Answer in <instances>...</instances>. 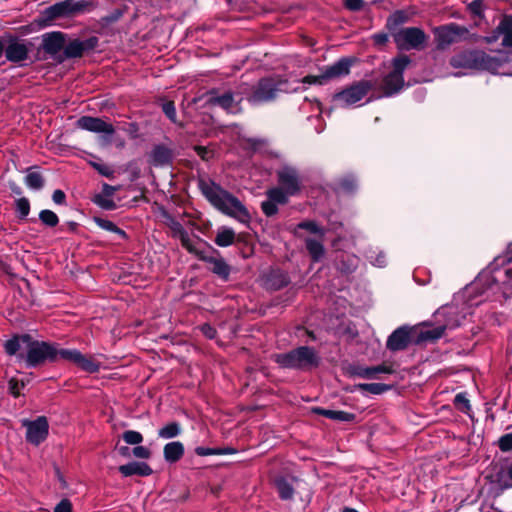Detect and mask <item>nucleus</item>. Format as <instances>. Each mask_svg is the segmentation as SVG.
I'll return each instance as SVG.
<instances>
[{"label": "nucleus", "mask_w": 512, "mask_h": 512, "mask_svg": "<svg viewBox=\"0 0 512 512\" xmlns=\"http://www.w3.org/2000/svg\"><path fill=\"white\" fill-rule=\"evenodd\" d=\"M273 359L283 368L310 369L319 363L315 350L308 346H301L288 353L274 354Z\"/></svg>", "instance_id": "obj_1"}, {"label": "nucleus", "mask_w": 512, "mask_h": 512, "mask_svg": "<svg viewBox=\"0 0 512 512\" xmlns=\"http://www.w3.org/2000/svg\"><path fill=\"white\" fill-rule=\"evenodd\" d=\"M450 64L454 68L493 70L498 67V61L481 51H467L453 56Z\"/></svg>", "instance_id": "obj_2"}, {"label": "nucleus", "mask_w": 512, "mask_h": 512, "mask_svg": "<svg viewBox=\"0 0 512 512\" xmlns=\"http://www.w3.org/2000/svg\"><path fill=\"white\" fill-rule=\"evenodd\" d=\"M411 60L406 55L396 57L392 61V71L383 80V91L385 96H391L401 90L404 85L403 72Z\"/></svg>", "instance_id": "obj_3"}, {"label": "nucleus", "mask_w": 512, "mask_h": 512, "mask_svg": "<svg viewBox=\"0 0 512 512\" xmlns=\"http://www.w3.org/2000/svg\"><path fill=\"white\" fill-rule=\"evenodd\" d=\"M351 60L342 58L332 65L326 66L319 75H308L302 79V83L309 85H324L329 80L349 74Z\"/></svg>", "instance_id": "obj_4"}, {"label": "nucleus", "mask_w": 512, "mask_h": 512, "mask_svg": "<svg viewBox=\"0 0 512 512\" xmlns=\"http://www.w3.org/2000/svg\"><path fill=\"white\" fill-rule=\"evenodd\" d=\"M392 37L399 49H421L427 39L423 30L417 27L402 28L392 32Z\"/></svg>", "instance_id": "obj_5"}, {"label": "nucleus", "mask_w": 512, "mask_h": 512, "mask_svg": "<svg viewBox=\"0 0 512 512\" xmlns=\"http://www.w3.org/2000/svg\"><path fill=\"white\" fill-rule=\"evenodd\" d=\"M437 317H446V323L444 326L435 328L434 330H428L423 334L424 339H438L440 338L445 328H455L460 325L461 320L465 318V312H458L457 307L447 306L437 311Z\"/></svg>", "instance_id": "obj_6"}, {"label": "nucleus", "mask_w": 512, "mask_h": 512, "mask_svg": "<svg viewBox=\"0 0 512 512\" xmlns=\"http://www.w3.org/2000/svg\"><path fill=\"white\" fill-rule=\"evenodd\" d=\"M26 351V362L30 367H35L45 360L55 361L56 345L33 341L31 338Z\"/></svg>", "instance_id": "obj_7"}, {"label": "nucleus", "mask_w": 512, "mask_h": 512, "mask_svg": "<svg viewBox=\"0 0 512 512\" xmlns=\"http://www.w3.org/2000/svg\"><path fill=\"white\" fill-rule=\"evenodd\" d=\"M86 3L83 1L65 0L57 2L43 11L45 20L52 21L57 18L73 16L84 11Z\"/></svg>", "instance_id": "obj_8"}, {"label": "nucleus", "mask_w": 512, "mask_h": 512, "mask_svg": "<svg viewBox=\"0 0 512 512\" xmlns=\"http://www.w3.org/2000/svg\"><path fill=\"white\" fill-rule=\"evenodd\" d=\"M367 81H360L334 95V101L341 107H348L359 102L370 90Z\"/></svg>", "instance_id": "obj_9"}, {"label": "nucleus", "mask_w": 512, "mask_h": 512, "mask_svg": "<svg viewBox=\"0 0 512 512\" xmlns=\"http://www.w3.org/2000/svg\"><path fill=\"white\" fill-rule=\"evenodd\" d=\"M22 426L26 428V440L38 446L48 436L49 425L46 417L39 416L35 420L23 419Z\"/></svg>", "instance_id": "obj_10"}, {"label": "nucleus", "mask_w": 512, "mask_h": 512, "mask_svg": "<svg viewBox=\"0 0 512 512\" xmlns=\"http://www.w3.org/2000/svg\"><path fill=\"white\" fill-rule=\"evenodd\" d=\"M171 230L174 237L178 238L181 241L182 246L190 253H193L202 259H207L204 254L205 244L197 237L187 233L180 223L172 222Z\"/></svg>", "instance_id": "obj_11"}, {"label": "nucleus", "mask_w": 512, "mask_h": 512, "mask_svg": "<svg viewBox=\"0 0 512 512\" xmlns=\"http://www.w3.org/2000/svg\"><path fill=\"white\" fill-rule=\"evenodd\" d=\"M281 84V82L272 78L262 79L249 96V101L253 104H259L273 100L277 92L282 90Z\"/></svg>", "instance_id": "obj_12"}, {"label": "nucleus", "mask_w": 512, "mask_h": 512, "mask_svg": "<svg viewBox=\"0 0 512 512\" xmlns=\"http://www.w3.org/2000/svg\"><path fill=\"white\" fill-rule=\"evenodd\" d=\"M466 29L456 24H450L435 29V37L437 45L440 48H445L458 40H460L466 33Z\"/></svg>", "instance_id": "obj_13"}, {"label": "nucleus", "mask_w": 512, "mask_h": 512, "mask_svg": "<svg viewBox=\"0 0 512 512\" xmlns=\"http://www.w3.org/2000/svg\"><path fill=\"white\" fill-rule=\"evenodd\" d=\"M278 181L280 187L290 195H295L300 191L301 180L297 170L290 166H284L278 171Z\"/></svg>", "instance_id": "obj_14"}, {"label": "nucleus", "mask_w": 512, "mask_h": 512, "mask_svg": "<svg viewBox=\"0 0 512 512\" xmlns=\"http://www.w3.org/2000/svg\"><path fill=\"white\" fill-rule=\"evenodd\" d=\"M77 126L80 129L87 130L93 133H103L111 136L115 132V128L111 123L104 121L101 118L82 116L77 120Z\"/></svg>", "instance_id": "obj_15"}, {"label": "nucleus", "mask_w": 512, "mask_h": 512, "mask_svg": "<svg viewBox=\"0 0 512 512\" xmlns=\"http://www.w3.org/2000/svg\"><path fill=\"white\" fill-rule=\"evenodd\" d=\"M502 37V45L512 47V18L505 17L502 19L491 36L485 38L487 43L496 42Z\"/></svg>", "instance_id": "obj_16"}, {"label": "nucleus", "mask_w": 512, "mask_h": 512, "mask_svg": "<svg viewBox=\"0 0 512 512\" xmlns=\"http://www.w3.org/2000/svg\"><path fill=\"white\" fill-rule=\"evenodd\" d=\"M201 190L207 200L219 211L224 212V192L213 182L202 181Z\"/></svg>", "instance_id": "obj_17"}, {"label": "nucleus", "mask_w": 512, "mask_h": 512, "mask_svg": "<svg viewBox=\"0 0 512 512\" xmlns=\"http://www.w3.org/2000/svg\"><path fill=\"white\" fill-rule=\"evenodd\" d=\"M94 47V39H89L86 41H80L78 39H74L69 43H65L63 54L64 56H59L58 59L60 61L66 58H76L81 57L84 51L92 49Z\"/></svg>", "instance_id": "obj_18"}, {"label": "nucleus", "mask_w": 512, "mask_h": 512, "mask_svg": "<svg viewBox=\"0 0 512 512\" xmlns=\"http://www.w3.org/2000/svg\"><path fill=\"white\" fill-rule=\"evenodd\" d=\"M226 215L232 216L242 223L249 221V213L244 205L234 196L226 193Z\"/></svg>", "instance_id": "obj_19"}, {"label": "nucleus", "mask_w": 512, "mask_h": 512, "mask_svg": "<svg viewBox=\"0 0 512 512\" xmlns=\"http://www.w3.org/2000/svg\"><path fill=\"white\" fill-rule=\"evenodd\" d=\"M65 42V35L63 33L52 32L44 36L43 48L48 54L57 56L64 50Z\"/></svg>", "instance_id": "obj_20"}, {"label": "nucleus", "mask_w": 512, "mask_h": 512, "mask_svg": "<svg viewBox=\"0 0 512 512\" xmlns=\"http://www.w3.org/2000/svg\"><path fill=\"white\" fill-rule=\"evenodd\" d=\"M410 342V331L406 327L396 329L387 340V347L392 351L405 349Z\"/></svg>", "instance_id": "obj_21"}, {"label": "nucleus", "mask_w": 512, "mask_h": 512, "mask_svg": "<svg viewBox=\"0 0 512 512\" xmlns=\"http://www.w3.org/2000/svg\"><path fill=\"white\" fill-rule=\"evenodd\" d=\"M5 56L11 62H21L28 56L27 46L19 41H12L5 48Z\"/></svg>", "instance_id": "obj_22"}, {"label": "nucleus", "mask_w": 512, "mask_h": 512, "mask_svg": "<svg viewBox=\"0 0 512 512\" xmlns=\"http://www.w3.org/2000/svg\"><path fill=\"white\" fill-rule=\"evenodd\" d=\"M120 473L125 476L139 475L149 476L152 474L151 467L144 462H130L119 467Z\"/></svg>", "instance_id": "obj_23"}, {"label": "nucleus", "mask_w": 512, "mask_h": 512, "mask_svg": "<svg viewBox=\"0 0 512 512\" xmlns=\"http://www.w3.org/2000/svg\"><path fill=\"white\" fill-rule=\"evenodd\" d=\"M30 339L31 336L28 334L14 336L5 342L4 349L9 355H16L21 349L27 350Z\"/></svg>", "instance_id": "obj_24"}, {"label": "nucleus", "mask_w": 512, "mask_h": 512, "mask_svg": "<svg viewBox=\"0 0 512 512\" xmlns=\"http://www.w3.org/2000/svg\"><path fill=\"white\" fill-rule=\"evenodd\" d=\"M184 445L179 441L169 442L164 446L163 455L167 462L175 463L184 455Z\"/></svg>", "instance_id": "obj_25"}, {"label": "nucleus", "mask_w": 512, "mask_h": 512, "mask_svg": "<svg viewBox=\"0 0 512 512\" xmlns=\"http://www.w3.org/2000/svg\"><path fill=\"white\" fill-rule=\"evenodd\" d=\"M492 482L501 490L512 488V464L496 472Z\"/></svg>", "instance_id": "obj_26"}, {"label": "nucleus", "mask_w": 512, "mask_h": 512, "mask_svg": "<svg viewBox=\"0 0 512 512\" xmlns=\"http://www.w3.org/2000/svg\"><path fill=\"white\" fill-rule=\"evenodd\" d=\"M171 159V150L164 146H156L151 153V161L156 166L166 165Z\"/></svg>", "instance_id": "obj_27"}, {"label": "nucleus", "mask_w": 512, "mask_h": 512, "mask_svg": "<svg viewBox=\"0 0 512 512\" xmlns=\"http://www.w3.org/2000/svg\"><path fill=\"white\" fill-rule=\"evenodd\" d=\"M322 238L314 239V238H306V248L312 257L313 261L318 262L324 256L325 250L322 244Z\"/></svg>", "instance_id": "obj_28"}, {"label": "nucleus", "mask_w": 512, "mask_h": 512, "mask_svg": "<svg viewBox=\"0 0 512 512\" xmlns=\"http://www.w3.org/2000/svg\"><path fill=\"white\" fill-rule=\"evenodd\" d=\"M392 370L387 367V366H384V365H379V366H375V367H359L356 371H355V374L361 378H366V379H372V378H375L376 374L378 373H391Z\"/></svg>", "instance_id": "obj_29"}, {"label": "nucleus", "mask_w": 512, "mask_h": 512, "mask_svg": "<svg viewBox=\"0 0 512 512\" xmlns=\"http://www.w3.org/2000/svg\"><path fill=\"white\" fill-rule=\"evenodd\" d=\"M76 365L88 373H95L100 369L99 362H97L93 357L86 356L82 353H80Z\"/></svg>", "instance_id": "obj_30"}, {"label": "nucleus", "mask_w": 512, "mask_h": 512, "mask_svg": "<svg viewBox=\"0 0 512 512\" xmlns=\"http://www.w3.org/2000/svg\"><path fill=\"white\" fill-rule=\"evenodd\" d=\"M321 415L341 422H349L354 419V415L345 411L339 410H327V409H317L316 410Z\"/></svg>", "instance_id": "obj_31"}, {"label": "nucleus", "mask_w": 512, "mask_h": 512, "mask_svg": "<svg viewBox=\"0 0 512 512\" xmlns=\"http://www.w3.org/2000/svg\"><path fill=\"white\" fill-rule=\"evenodd\" d=\"M182 432L181 426L177 422H170L158 431V437L162 439H172L179 436Z\"/></svg>", "instance_id": "obj_32"}, {"label": "nucleus", "mask_w": 512, "mask_h": 512, "mask_svg": "<svg viewBox=\"0 0 512 512\" xmlns=\"http://www.w3.org/2000/svg\"><path fill=\"white\" fill-rule=\"evenodd\" d=\"M80 353L77 349H63L56 346L55 361L64 360L76 365Z\"/></svg>", "instance_id": "obj_33"}, {"label": "nucleus", "mask_w": 512, "mask_h": 512, "mask_svg": "<svg viewBox=\"0 0 512 512\" xmlns=\"http://www.w3.org/2000/svg\"><path fill=\"white\" fill-rule=\"evenodd\" d=\"M276 487L280 497L284 500L290 499L293 495L294 487L292 482L285 478L276 479Z\"/></svg>", "instance_id": "obj_34"}, {"label": "nucleus", "mask_w": 512, "mask_h": 512, "mask_svg": "<svg viewBox=\"0 0 512 512\" xmlns=\"http://www.w3.org/2000/svg\"><path fill=\"white\" fill-rule=\"evenodd\" d=\"M290 196L282 187H274L267 191V197L277 205L285 204Z\"/></svg>", "instance_id": "obj_35"}, {"label": "nucleus", "mask_w": 512, "mask_h": 512, "mask_svg": "<svg viewBox=\"0 0 512 512\" xmlns=\"http://www.w3.org/2000/svg\"><path fill=\"white\" fill-rule=\"evenodd\" d=\"M407 21V15L403 11H396L387 20V27L391 32L397 31V26Z\"/></svg>", "instance_id": "obj_36"}, {"label": "nucleus", "mask_w": 512, "mask_h": 512, "mask_svg": "<svg viewBox=\"0 0 512 512\" xmlns=\"http://www.w3.org/2000/svg\"><path fill=\"white\" fill-rule=\"evenodd\" d=\"M25 184L33 190H39L43 187L44 180L40 173L29 172L25 177Z\"/></svg>", "instance_id": "obj_37"}, {"label": "nucleus", "mask_w": 512, "mask_h": 512, "mask_svg": "<svg viewBox=\"0 0 512 512\" xmlns=\"http://www.w3.org/2000/svg\"><path fill=\"white\" fill-rule=\"evenodd\" d=\"M360 390L379 395L389 389V386L381 383H361L357 386Z\"/></svg>", "instance_id": "obj_38"}, {"label": "nucleus", "mask_w": 512, "mask_h": 512, "mask_svg": "<svg viewBox=\"0 0 512 512\" xmlns=\"http://www.w3.org/2000/svg\"><path fill=\"white\" fill-rule=\"evenodd\" d=\"M95 223L102 229L106 230V231H110V232H113V233H116L118 235H120L121 237H125L126 234L125 232L118 228L112 221L110 220H107V219H103V218H95Z\"/></svg>", "instance_id": "obj_39"}, {"label": "nucleus", "mask_w": 512, "mask_h": 512, "mask_svg": "<svg viewBox=\"0 0 512 512\" xmlns=\"http://www.w3.org/2000/svg\"><path fill=\"white\" fill-rule=\"evenodd\" d=\"M39 219L48 227H55L59 223V218L56 213L48 209L42 210L39 213Z\"/></svg>", "instance_id": "obj_40"}, {"label": "nucleus", "mask_w": 512, "mask_h": 512, "mask_svg": "<svg viewBox=\"0 0 512 512\" xmlns=\"http://www.w3.org/2000/svg\"><path fill=\"white\" fill-rule=\"evenodd\" d=\"M123 440L130 445H139L143 441V436L140 432L134 430H127L122 435Z\"/></svg>", "instance_id": "obj_41"}, {"label": "nucleus", "mask_w": 512, "mask_h": 512, "mask_svg": "<svg viewBox=\"0 0 512 512\" xmlns=\"http://www.w3.org/2000/svg\"><path fill=\"white\" fill-rule=\"evenodd\" d=\"M16 212L21 219L28 216L30 212V203L27 198L23 197L16 200Z\"/></svg>", "instance_id": "obj_42"}, {"label": "nucleus", "mask_w": 512, "mask_h": 512, "mask_svg": "<svg viewBox=\"0 0 512 512\" xmlns=\"http://www.w3.org/2000/svg\"><path fill=\"white\" fill-rule=\"evenodd\" d=\"M368 261L375 267H384L387 263L386 257L382 252L376 253L375 251H370L367 254Z\"/></svg>", "instance_id": "obj_43"}, {"label": "nucleus", "mask_w": 512, "mask_h": 512, "mask_svg": "<svg viewBox=\"0 0 512 512\" xmlns=\"http://www.w3.org/2000/svg\"><path fill=\"white\" fill-rule=\"evenodd\" d=\"M200 101H204L205 104L211 106L224 107V96H216L214 92H209L200 98Z\"/></svg>", "instance_id": "obj_44"}, {"label": "nucleus", "mask_w": 512, "mask_h": 512, "mask_svg": "<svg viewBox=\"0 0 512 512\" xmlns=\"http://www.w3.org/2000/svg\"><path fill=\"white\" fill-rule=\"evenodd\" d=\"M298 227L319 236V238H322L324 235V230L312 221L302 222L298 225Z\"/></svg>", "instance_id": "obj_45"}, {"label": "nucleus", "mask_w": 512, "mask_h": 512, "mask_svg": "<svg viewBox=\"0 0 512 512\" xmlns=\"http://www.w3.org/2000/svg\"><path fill=\"white\" fill-rule=\"evenodd\" d=\"M241 100L242 98H234V96L226 93V112L237 113L238 111H240L239 103Z\"/></svg>", "instance_id": "obj_46"}, {"label": "nucleus", "mask_w": 512, "mask_h": 512, "mask_svg": "<svg viewBox=\"0 0 512 512\" xmlns=\"http://www.w3.org/2000/svg\"><path fill=\"white\" fill-rule=\"evenodd\" d=\"M93 168H95L101 175L105 177H111L113 175V170L108 165L99 163V162H91Z\"/></svg>", "instance_id": "obj_47"}, {"label": "nucleus", "mask_w": 512, "mask_h": 512, "mask_svg": "<svg viewBox=\"0 0 512 512\" xmlns=\"http://www.w3.org/2000/svg\"><path fill=\"white\" fill-rule=\"evenodd\" d=\"M195 453L199 456H208V455H213V454H223L224 453V449L222 448H218V449H213V448H206V447H197L195 449Z\"/></svg>", "instance_id": "obj_48"}, {"label": "nucleus", "mask_w": 512, "mask_h": 512, "mask_svg": "<svg viewBox=\"0 0 512 512\" xmlns=\"http://www.w3.org/2000/svg\"><path fill=\"white\" fill-rule=\"evenodd\" d=\"M262 210L267 216H272L277 212V204L268 198L262 202Z\"/></svg>", "instance_id": "obj_49"}, {"label": "nucleus", "mask_w": 512, "mask_h": 512, "mask_svg": "<svg viewBox=\"0 0 512 512\" xmlns=\"http://www.w3.org/2000/svg\"><path fill=\"white\" fill-rule=\"evenodd\" d=\"M499 447L502 451H510L512 449V434H506L499 439Z\"/></svg>", "instance_id": "obj_50"}, {"label": "nucleus", "mask_w": 512, "mask_h": 512, "mask_svg": "<svg viewBox=\"0 0 512 512\" xmlns=\"http://www.w3.org/2000/svg\"><path fill=\"white\" fill-rule=\"evenodd\" d=\"M133 455L136 458L148 459L151 455V452L148 448L138 445L133 448Z\"/></svg>", "instance_id": "obj_51"}, {"label": "nucleus", "mask_w": 512, "mask_h": 512, "mask_svg": "<svg viewBox=\"0 0 512 512\" xmlns=\"http://www.w3.org/2000/svg\"><path fill=\"white\" fill-rule=\"evenodd\" d=\"M455 404L458 405L462 410H468L470 408L469 400L463 393H458L455 396Z\"/></svg>", "instance_id": "obj_52"}, {"label": "nucleus", "mask_w": 512, "mask_h": 512, "mask_svg": "<svg viewBox=\"0 0 512 512\" xmlns=\"http://www.w3.org/2000/svg\"><path fill=\"white\" fill-rule=\"evenodd\" d=\"M54 512H72V504L68 499L61 500L55 507Z\"/></svg>", "instance_id": "obj_53"}, {"label": "nucleus", "mask_w": 512, "mask_h": 512, "mask_svg": "<svg viewBox=\"0 0 512 512\" xmlns=\"http://www.w3.org/2000/svg\"><path fill=\"white\" fill-rule=\"evenodd\" d=\"M163 111L169 119H171L172 121H175L176 110H175L174 104L172 102L165 103L163 105Z\"/></svg>", "instance_id": "obj_54"}, {"label": "nucleus", "mask_w": 512, "mask_h": 512, "mask_svg": "<svg viewBox=\"0 0 512 512\" xmlns=\"http://www.w3.org/2000/svg\"><path fill=\"white\" fill-rule=\"evenodd\" d=\"M95 202L104 209H112L114 208V203L110 199H104L101 196H97Z\"/></svg>", "instance_id": "obj_55"}, {"label": "nucleus", "mask_w": 512, "mask_h": 512, "mask_svg": "<svg viewBox=\"0 0 512 512\" xmlns=\"http://www.w3.org/2000/svg\"><path fill=\"white\" fill-rule=\"evenodd\" d=\"M52 199L54 203L61 205L65 203L66 196L62 190L57 189L53 192Z\"/></svg>", "instance_id": "obj_56"}, {"label": "nucleus", "mask_w": 512, "mask_h": 512, "mask_svg": "<svg viewBox=\"0 0 512 512\" xmlns=\"http://www.w3.org/2000/svg\"><path fill=\"white\" fill-rule=\"evenodd\" d=\"M201 331H202V332H203V334H204L207 338H209V339L214 338V337H215V335H216V330H215L212 326H210V325H208V324H204V325L201 327Z\"/></svg>", "instance_id": "obj_57"}, {"label": "nucleus", "mask_w": 512, "mask_h": 512, "mask_svg": "<svg viewBox=\"0 0 512 512\" xmlns=\"http://www.w3.org/2000/svg\"><path fill=\"white\" fill-rule=\"evenodd\" d=\"M347 8L350 10H359L363 5V0H345Z\"/></svg>", "instance_id": "obj_58"}, {"label": "nucleus", "mask_w": 512, "mask_h": 512, "mask_svg": "<svg viewBox=\"0 0 512 512\" xmlns=\"http://www.w3.org/2000/svg\"><path fill=\"white\" fill-rule=\"evenodd\" d=\"M9 389L14 396H18L20 394V387L18 382L14 379L9 381Z\"/></svg>", "instance_id": "obj_59"}, {"label": "nucleus", "mask_w": 512, "mask_h": 512, "mask_svg": "<svg viewBox=\"0 0 512 512\" xmlns=\"http://www.w3.org/2000/svg\"><path fill=\"white\" fill-rule=\"evenodd\" d=\"M373 38H374L375 43H377L378 45H384L388 40V37L386 34H375L373 36Z\"/></svg>", "instance_id": "obj_60"}, {"label": "nucleus", "mask_w": 512, "mask_h": 512, "mask_svg": "<svg viewBox=\"0 0 512 512\" xmlns=\"http://www.w3.org/2000/svg\"><path fill=\"white\" fill-rule=\"evenodd\" d=\"M470 9L474 12L479 14L481 12V0H474L470 4Z\"/></svg>", "instance_id": "obj_61"}, {"label": "nucleus", "mask_w": 512, "mask_h": 512, "mask_svg": "<svg viewBox=\"0 0 512 512\" xmlns=\"http://www.w3.org/2000/svg\"><path fill=\"white\" fill-rule=\"evenodd\" d=\"M115 191H116L115 187L110 186L108 184L103 185V193L105 194V196L110 197L115 193Z\"/></svg>", "instance_id": "obj_62"}, {"label": "nucleus", "mask_w": 512, "mask_h": 512, "mask_svg": "<svg viewBox=\"0 0 512 512\" xmlns=\"http://www.w3.org/2000/svg\"><path fill=\"white\" fill-rule=\"evenodd\" d=\"M234 239V232L226 228V246L231 244Z\"/></svg>", "instance_id": "obj_63"}, {"label": "nucleus", "mask_w": 512, "mask_h": 512, "mask_svg": "<svg viewBox=\"0 0 512 512\" xmlns=\"http://www.w3.org/2000/svg\"><path fill=\"white\" fill-rule=\"evenodd\" d=\"M216 243L221 247L224 246V231L218 232L216 236Z\"/></svg>", "instance_id": "obj_64"}]
</instances>
